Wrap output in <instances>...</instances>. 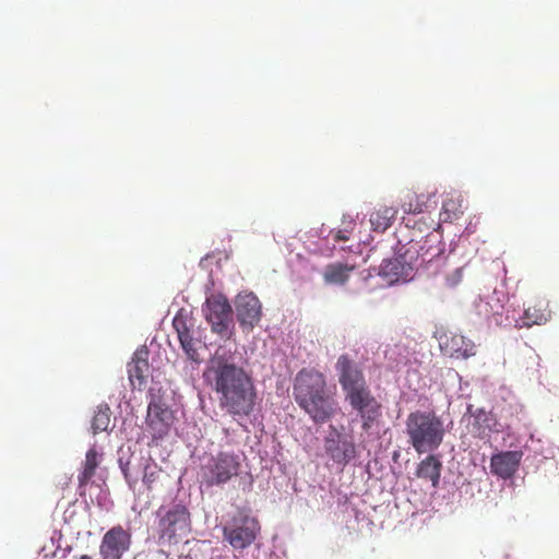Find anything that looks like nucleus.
Wrapping results in <instances>:
<instances>
[{
    "instance_id": "27",
    "label": "nucleus",
    "mask_w": 559,
    "mask_h": 559,
    "mask_svg": "<svg viewBox=\"0 0 559 559\" xmlns=\"http://www.w3.org/2000/svg\"><path fill=\"white\" fill-rule=\"evenodd\" d=\"M110 424V408L107 404L99 405L92 419V430L96 435L106 431Z\"/></svg>"
},
{
    "instance_id": "11",
    "label": "nucleus",
    "mask_w": 559,
    "mask_h": 559,
    "mask_svg": "<svg viewBox=\"0 0 559 559\" xmlns=\"http://www.w3.org/2000/svg\"><path fill=\"white\" fill-rule=\"evenodd\" d=\"M131 533L121 525H115L103 536L99 545L102 559H121L130 550Z\"/></svg>"
},
{
    "instance_id": "7",
    "label": "nucleus",
    "mask_w": 559,
    "mask_h": 559,
    "mask_svg": "<svg viewBox=\"0 0 559 559\" xmlns=\"http://www.w3.org/2000/svg\"><path fill=\"white\" fill-rule=\"evenodd\" d=\"M156 518L159 538L168 543L177 542L190 531V512L182 503L159 507Z\"/></svg>"
},
{
    "instance_id": "20",
    "label": "nucleus",
    "mask_w": 559,
    "mask_h": 559,
    "mask_svg": "<svg viewBox=\"0 0 559 559\" xmlns=\"http://www.w3.org/2000/svg\"><path fill=\"white\" fill-rule=\"evenodd\" d=\"M551 318L549 304L546 299H536L525 310L524 314L516 320L518 329L531 328L534 324L542 325L547 323Z\"/></svg>"
},
{
    "instance_id": "30",
    "label": "nucleus",
    "mask_w": 559,
    "mask_h": 559,
    "mask_svg": "<svg viewBox=\"0 0 559 559\" xmlns=\"http://www.w3.org/2000/svg\"><path fill=\"white\" fill-rule=\"evenodd\" d=\"M352 229H353L352 227L350 228L346 227L344 229H340V230L335 231L333 234V239L335 241H346V240H348L349 234L352 233Z\"/></svg>"
},
{
    "instance_id": "2",
    "label": "nucleus",
    "mask_w": 559,
    "mask_h": 559,
    "mask_svg": "<svg viewBox=\"0 0 559 559\" xmlns=\"http://www.w3.org/2000/svg\"><path fill=\"white\" fill-rule=\"evenodd\" d=\"M335 368L345 400L360 417L362 430L369 431L381 417L382 406L369 389L362 369L347 354L337 358Z\"/></svg>"
},
{
    "instance_id": "17",
    "label": "nucleus",
    "mask_w": 559,
    "mask_h": 559,
    "mask_svg": "<svg viewBox=\"0 0 559 559\" xmlns=\"http://www.w3.org/2000/svg\"><path fill=\"white\" fill-rule=\"evenodd\" d=\"M504 296L501 293L492 292L476 304L477 313L490 323L501 325L504 314Z\"/></svg>"
},
{
    "instance_id": "29",
    "label": "nucleus",
    "mask_w": 559,
    "mask_h": 559,
    "mask_svg": "<svg viewBox=\"0 0 559 559\" xmlns=\"http://www.w3.org/2000/svg\"><path fill=\"white\" fill-rule=\"evenodd\" d=\"M463 271L461 267H456L451 274L445 277V285L450 288H454L462 282Z\"/></svg>"
},
{
    "instance_id": "5",
    "label": "nucleus",
    "mask_w": 559,
    "mask_h": 559,
    "mask_svg": "<svg viewBox=\"0 0 559 559\" xmlns=\"http://www.w3.org/2000/svg\"><path fill=\"white\" fill-rule=\"evenodd\" d=\"M445 243L442 240L440 225L426 235L423 240H411L405 249V258L413 263L415 270L424 269L437 273L439 266L443 265L448 257L444 254Z\"/></svg>"
},
{
    "instance_id": "12",
    "label": "nucleus",
    "mask_w": 559,
    "mask_h": 559,
    "mask_svg": "<svg viewBox=\"0 0 559 559\" xmlns=\"http://www.w3.org/2000/svg\"><path fill=\"white\" fill-rule=\"evenodd\" d=\"M145 424L153 440H160L168 435L174 424V413L165 403L153 400L147 406Z\"/></svg>"
},
{
    "instance_id": "1",
    "label": "nucleus",
    "mask_w": 559,
    "mask_h": 559,
    "mask_svg": "<svg viewBox=\"0 0 559 559\" xmlns=\"http://www.w3.org/2000/svg\"><path fill=\"white\" fill-rule=\"evenodd\" d=\"M203 378L216 393L219 408L234 419L249 417L254 412L257 388L252 377L242 367L216 353L204 370Z\"/></svg>"
},
{
    "instance_id": "16",
    "label": "nucleus",
    "mask_w": 559,
    "mask_h": 559,
    "mask_svg": "<svg viewBox=\"0 0 559 559\" xmlns=\"http://www.w3.org/2000/svg\"><path fill=\"white\" fill-rule=\"evenodd\" d=\"M440 349L444 355L455 358H468L476 354L475 344L462 334L445 332L439 338Z\"/></svg>"
},
{
    "instance_id": "6",
    "label": "nucleus",
    "mask_w": 559,
    "mask_h": 559,
    "mask_svg": "<svg viewBox=\"0 0 559 559\" xmlns=\"http://www.w3.org/2000/svg\"><path fill=\"white\" fill-rule=\"evenodd\" d=\"M241 469L240 455L234 451H218L205 457L200 467L201 483L207 487L221 486L237 477Z\"/></svg>"
},
{
    "instance_id": "23",
    "label": "nucleus",
    "mask_w": 559,
    "mask_h": 559,
    "mask_svg": "<svg viewBox=\"0 0 559 559\" xmlns=\"http://www.w3.org/2000/svg\"><path fill=\"white\" fill-rule=\"evenodd\" d=\"M355 270V265L345 263H330L324 267L323 280L326 284L344 285L350 277V273Z\"/></svg>"
},
{
    "instance_id": "13",
    "label": "nucleus",
    "mask_w": 559,
    "mask_h": 559,
    "mask_svg": "<svg viewBox=\"0 0 559 559\" xmlns=\"http://www.w3.org/2000/svg\"><path fill=\"white\" fill-rule=\"evenodd\" d=\"M324 450L335 464L343 467L356 456V445L352 438L338 432L333 427L324 440Z\"/></svg>"
},
{
    "instance_id": "14",
    "label": "nucleus",
    "mask_w": 559,
    "mask_h": 559,
    "mask_svg": "<svg viewBox=\"0 0 559 559\" xmlns=\"http://www.w3.org/2000/svg\"><path fill=\"white\" fill-rule=\"evenodd\" d=\"M236 317L243 330L251 331L260 321L262 306L253 293L239 294L235 301Z\"/></svg>"
},
{
    "instance_id": "15",
    "label": "nucleus",
    "mask_w": 559,
    "mask_h": 559,
    "mask_svg": "<svg viewBox=\"0 0 559 559\" xmlns=\"http://www.w3.org/2000/svg\"><path fill=\"white\" fill-rule=\"evenodd\" d=\"M414 271L413 263L406 260L404 251L395 258L383 260L378 274L386 284L393 285L399 282L409 281L413 277Z\"/></svg>"
},
{
    "instance_id": "24",
    "label": "nucleus",
    "mask_w": 559,
    "mask_h": 559,
    "mask_svg": "<svg viewBox=\"0 0 559 559\" xmlns=\"http://www.w3.org/2000/svg\"><path fill=\"white\" fill-rule=\"evenodd\" d=\"M397 215V210L393 206H381L370 214V224L376 231L386 230Z\"/></svg>"
},
{
    "instance_id": "21",
    "label": "nucleus",
    "mask_w": 559,
    "mask_h": 559,
    "mask_svg": "<svg viewBox=\"0 0 559 559\" xmlns=\"http://www.w3.org/2000/svg\"><path fill=\"white\" fill-rule=\"evenodd\" d=\"M128 374L133 389L142 390L146 385L150 376L147 352L140 350L134 354L128 364Z\"/></svg>"
},
{
    "instance_id": "26",
    "label": "nucleus",
    "mask_w": 559,
    "mask_h": 559,
    "mask_svg": "<svg viewBox=\"0 0 559 559\" xmlns=\"http://www.w3.org/2000/svg\"><path fill=\"white\" fill-rule=\"evenodd\" d=\"M463 214L462 204L459 199L449 198L443 201L440 212V221L443 223L453 222Z\"/></svg>"
},
{
    "instance_id": "4",
    "label": "nucleus",
    "mask_w": 559,
    "mask_h": 559,
    "mask_svg": "<svg viewBox=\"0 0 559 559\" xmlns=\"http://www.w3.org/2000/svg\"><path fill=\"white\" fill-rule=\"evenodd\" d=\"M408 443L418 454L436 451L442 443L445 429L442 419L432 411H415L406 421Z\"/></svg>"
},
{
    "instance_id": "18",
    "label": "nucleus",
    "mask_w": 559,
    "mask_h": 559,
    "mask_svg": "<svg viewBox=\"0 0 559 559\" xmlns=\"http://www.w3.org/2000/svg\"><path fill=\"white\" fill-rule=\"evenodd\" d=\"M521 451H504L491 456V473L500 478H511L519 468L522 460Z\"/></svg>"
},
{
    "instance_id": "22",
    "label": "nucleus",
    "mask_w": 559,
    "mask_h": 559,
    "mask_svg": "<svg viewBox=\"0 0 559 559\" xmlns=\"http://www.w3.org/2000/svg\"><path fill=\"white\" fill-rule=\"evenodd\" d=\"M442 462L436 455L429 454L419 462L416 468V476L420 479L429 480L433 488H437L440 481Z\"/></svg>"
},
{
    "instance_id": "3",
    "label": "nucleus",
    "mask_w": 559,
    "mask_h": 559,
    "mask_svg": "<svg viewBox=\"0 0 559 559\" xmlns=\"http://www.w3.org/2000/svg\"><path fill=\"white\" fill-rule=\"evenodd\" d=\"M293 395L297 405L314 424H325L337 411V402L329 390L325 376L314 368L299 370L293 383Z\"/></svg>"
},
{
    "instance_id": "19",
    "label": "nucleus",
    "mask_w": 559,
    "mask_h": 559,
    "mask_svg": "<svg viewBox=\"0 0 559 559\" xmlns=\"http://www.w3.org/2000/svg\"><path fill=\"white\" fill-rule=\"evenodd\" d=\"M173 325L177 331L180 345L187 357L194 362H200L202 360L199 354V349L202 348L201 341L193 336V333L190 331L182 317H175Z\"/></svg>"
},
{
    "instance_id": "32",
    "label": "nucleus",
    "mask_w": 559,
    "mask_h": 559,
    "mask_svg": "<svg viewBox=\"0 0 559 559\" xmlns=\"http://www.w3.org/2000/svg\"><path fill=\"white\" fill-rule=\"evenodd\" d=\"M408 211H409V212H412V211H413V212H417V209H414V210H413V209H412V205L409 204ZM418 212H420V210H418Z\"/></svg>"
},
{
    "instance_id": "31",
    "label": "nucleus",
    "mask_w": 559,
    "mask_h": 559,
    "mask_svg": "<svg viewBox=\"0 0 559 559\" xmlns=\"http://www.w3.org/2000/svg\"><path fill=\"white\" fill-rule=\"evenodd\" d=\"M79 559H92V557L88 555H82Z\"/></svg>"
},
{
    "instance_id": "10",
    "label": "nucleus",
    "mask_w": 559,
    "mask_h": 559,
    "mask_svg": "<svg viewBox=\"0 0 559 559\" xmlns=\"http://www.w3.org/2000/svg\"><path fill=\"white\" fill-rule=\"evenodd\" d=\"M204 313L212 331L224 336L233 324L231 307L228 300L221 295H212L205 301Z\"/></svg>"
},
{
    "instance_id": "28",
    "label": "nucleus",
    "mask_w": 559,
    "mask_h": 559,
    "mask_svg": "<svg viewBox=\"0 0 559 559\" xmlns=\"http://www.w3.org/2000/svg\"><path fill=\"white\" fill-rule=\"evenodd\" d=\"M384 356L395 367H399L407 362L408 352L405 345L396 343L386 348Z\"/></svg>"
},
{
    "instance_id": "8",
    "label": "nucleus",
    "mask_w": 559,
    "mask_h": 559,
    "mask_svg": "<svg viewBox=\"0 0 559 559\" xmlns=\"http://www.w3.org/2000/svg\"><path fill=\"white\" fill-rule=\"evenodd\" d=\"M260 530L258 519L251 516L247 511L240 510L223 527V536L235 550H242L257 539Z\"/></svg>"
},
{
    "instance_id": "9",
    "label": "nucleus",
    "mask_w": 559,
    "mask_h": 559,
    "mask_svg": "<svg viewBox=\"0 0 559 559\" xmlns=\"http://www.w3.org/2000/svg\"><path fill=\"white\" fill-rule=\"evenodd\" d=\"M119 464L129 487L132 489L138 484L140 475H142V483L148 491L156 489L160 484L164 471L151 457L130 459L126 463L120 459Z\"/></svg>"
},
{
    "instance_id": "25",
    "label": "nucleus",
    "mask_w": 559,
    "mask_h": 559,
    "mask_svg": "<svg viewBox=\"0 0 559 559\" xmlns=\"http://www.w3.org/2000/svg\"><path fill=\"white\" fill-rule=\"evenodd\" d=\"M98 452L95 448H91L85 455L83 463V469L81 471L78 480L80 487H85L90 480L94 477L95 471L99 465Z\"/></svg>"
}]
</instances>
